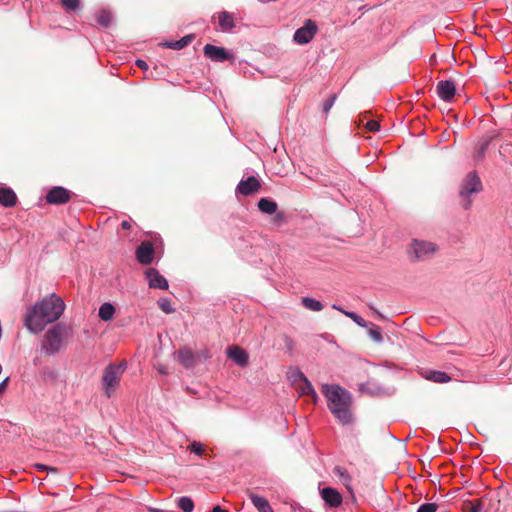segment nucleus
<instances>
[{"label":"nucleus","instance_id":"f257e3e1","mask_svg":"<svg viewBox=\"0 0 512 512\" xmlns=\"http://www.w3.org/2000/svg\"><path fill=\"white\" fill-rule=\"evenodd\" d=\"M64 310V301L53 293L27 309L24 316V326L32 334H38L48 324L57 321L62 316Z\"/></svg>","mask_w":512,"mask_h":512},{"label":"nucleus","instance_id":"f03ea898","mask_svg":"<svg viewBox=\"0 0 512 512\" xmlns=\"http://www.w3.org/2000/svg\"><path fill=\"white\" fill-rule=\"evenodd\" d=\"M321 391L327 399L331 413L344 425L353 421L350 406L352 404L351 393L338 384H323Z\"/></svg>","mask_w":512,"mask_h":512},{"label":"nucleus","instance_id":"7ed1b4c3","mask_svg":"<svg viewBox=\"0 0 512 512\" xmlns=\"http://www.w3.org/2000/svg\"><path fill=\"white\" fill-rule=\"evenodd\" d=\"M69 330V327L64 323H56L52 326L44 335L41 346L42 352L48 356L57 354L63 347Z\"/></svg>","mask_w":512,"mask_h":512},{"label":"nucleus","instance_id":"20e7f679","mask_svg":"<svg viewBox=\"0 0 512 512\" xmlns=\"http://www.w3.org/2000/svg\"><path fill=\"white\" fill-rule=\"evenodd\" d=\"M481 190L482 183L478 175L475 172L468 173L464 178L459 191L461 205L465 210H468L471 207L472 200L470 199V195L478 193Z\"/></svg>","mask_w":512,"mask_h":512},{"label":"nucleus","instance_id":"39448f33","mask_svg":"<svg viewBox=\"0 0 512 512\" xmlns=\"http://www.w3.org/2000/svg\"><path fill=\"white\" fill-rule=\"evenodd\" d=\"M125 370L121 365L110 364L103 372L102 384L105 394L108 398L111 397L114 389L119 384L120 378Z\"/></svg>","mask_w":512,"mask_h":512},{"label":"nucleus","instance_id":"423d86ee","mask_svg":"<svg viewBox=\"0 0 512 512\" xmlns=\"http://www.w3.org/2000/svg\"><path fill=\"white\" fill-rule=\"evenodd\" d=\"M203 53L212 62L223 63L234 60V54L228 49L212 44H206L203 48Z\"/></svg>","mask_w":512,"mask_h":512},{"label":"nucleus","instance_id":"0eeeda50","mask_svg":"<svg viewBox=\"0 0 512 512\" xmlns=\"http://www.w3.org/2000/svg\"><path fill=\"white\" fill-rule=\"evenodd\" d=\"M317 32V25L312 20H306L304 25L298 28L294 35L293 40L295 43L304 45L309 43Z\"/></svg>","mask_w":512,"mask_h":512},{"label":"nucleus","instance_id":"6e6552de","mask_svg":"<svg viewBox=\"0 0 512 512\" xmlns=\"http://www.w3.org/2000/svg\"><path fill=\"white\" fill-rule=\"evenodd\" d=\"M436 251L432 242L414 240L410 246L409 254L417 260H423Z\"/></svg>","mask_w":512,"mask_h":512},{"label":"nucleus","instance_id":"1a4fd4ad","mask_svg":"<svg viewBox=\"0 0 512 512\" xmlns=\"http://www.w3.org/2000/svg\"><path fill=\"white\" fill-rule=\"evenodd\" d=\"M72 196V192L62 186L51 188L46 195V202L53 205H62L67 203Z\"/></svg>","mask_w":512,"mask_h":512},{"label":"nucleus","instance_id":"9d476101","mask_svg":"<svg viewBox=\"0 0 512 512\" xmlns=\"http://www.w3.org/2000/svg\"><path fill=\"white\" fill-rule=\"evenodd\" d=\"M136 259L142 265H149L154 260L155 249L151 242L143 241L136 248Z\"/></svg>","mask_w":512,"mask_h":512},{"label":"nucleus","instance_id":"9b49d317","mask_svg":"<svg viewBox=\"0 0 512 512\" xmlns=\"http://www.w3.org/2000/svg\"><path fill=\"white\" fill-rule=\"evenodd\" d=\"M437 95L445 102H449L456 94V86L452 80H441L436 86Z\"/></svg>","mask_w":512,"mask_h":512},{"label":"nucleus","instance_id":"f8f14e48","mask_svg":"<svg viewBox=\"0 0 512 512\" xmlns=\"http://www.w3.org/2000/svg\"><path fill=\"white\" fill-rule=\"evenodd\" d=\"M146 278L150 288L166 290L168 288V281L162 276L155 268H149L145 272Z\"/></svg>","mask_w":512,"mask_h":512},{"label":"nucleus","instance_id":"ddd939ff","mask_svg":"<svg viewBox=\"0 0 512 512\" xmlns=\"http://www.w3.org/2000/svg\"><path fill=\"white\" fill-rule=\"evenodd\" d=\"M260 189V182L255 176H249L242 179L237 185L236 192L249 196L256 193Z\"/></svg>","mask_w":512,"mask_h":512},{"label":"nucleus","instance_id":"4468645a","mask_svg":"<svg viewBox=\"0 0 512 512\" xmlns=\"http://www.w3.org/2000/svg\"><path fill=\"white\" fill-rule=\"evenodd\" d=\"M320 494L324 502L330 507L336 508L342 504V495L335 488L324 487Z\"/></svg>","mask_w":512,"mask_h":512},{"label":"nucleus","instance_id":"2eb2a0df","mask_svg":"<svg viewBox=\"0 0 512 512\" xmlns=\"http://www.w3.org/2000/svg\"><path fill=\"white\" fill-rule=\"evenodd\" d=\"M227 356L229 359H231L235 364H237L240 367H244L247 365L249 356L248 353L238 347V346H230L227 348Z\"/></svg>","mask_w":512,"mask_h":512},{"label":"nucleus","instance_id":"dca6fc26","mask_svg":"<svg viewBox=\"0 0 512 512\" xmlns=\"http://www.w3.org/2000/svg\"><path fill=\"white\" fill-rule=\"evenodd\" d=\"M177 359L185 368H192L195 365V355L190 348H180L177 351Z\"/></svg>","mask_w":512,"mask_h":512},{"label":"nucleus","instance_id":"f3484780","mask_svg":"<svg viewBox=\"0 0 512 512\" xmlns=\"http://www.w3.org/2000/svg\"><path fill=\"white\" fill-rule=\"evenodd\" d=\"M17 196L9 187H0V204L4 207H13L16 205Z\"/></svg>","mask_w":512,"mask_h":512},{"label":"nucleus","instance_id":"a211bd4d","mask_svg":"<svg viewBox=\"0 0 512 512\" xmlns=\"http://www.w3.org/2000/svg\"><path fill=\"white\" fill-rule=\"evenodd\" d=\"M193 39L194 35L189 34L176 41H164L160 45L168 49L181 50L188 46L193 41Z\"/></svg>","mask_w":512,"mask_h":512},{"label":"nucleus","instance_id":"6ab92c4d","mask_svg":"<svg viewBox=\"0 0 512 512\" xmlns=\"http://www.w3.org/2000/svg\"><path fill=\"white\" fill-rule=\"evenodd\" d=\"M218 22L223 32L231 31L235 27L233 15L227 11L218 14Z\"/></svg>","mask_w":512,"mask_h":512},{"label":"nucleus","instance_id":"aec40b11","mask_svg":"<svg viewBox=\"0 0 512 512\" xmlns=\"http://www.w3.org/2000/svg\"><path fill=\"white\" fill-rule=\"evenodd\" d=\"M116 309L110 302H105L100 305L98 309V317L105 322L111 321L114 318Z\"/></svg>","mask_w":512,"mask_h":512},{"label":"nucleus","instance_id":"412c9836","mask_svg":"<svg viewBox=\"0 0 512 512\" xmlns=\"http://www.w3.org/2000/svg\"><path fill=\"white\" fill-rule=\"evenodd\" d=\"M299 380L303 382V385L301 387V394L310 396L313 399L314 403H316L318 400V395L311 382L303 373H299Z\"/></svg>","mask_w":512,"mask_h":512},{"label":"nucleus","instance_id":"4be33fe9","mask_svg":"<svg viewBox=\"0 0 512 512\" xmlns=\"http://www.w3.org/2000/svg\"><path fill=\"white\" fill-rule=\"evenodd\" d=\"M257 206L262 213L269 214V215L276 213L277 209H278V205H277L276 201H274L270 198H265V197L261 198L258 201Z\"/></svg>","mask_w":512,"mask_h":512},{"label":"nucleus","instance_id":"5701e85b","mask_svg":"<svg viewBox=\"0 0 512 512\" xmlns=\"http://www.w3.org/2000/svg\"><path fill=\"white\" fill-rule=\"evenodd\" d=\"M250 500L258 512H274L266 498L251 494Z\"/></svg>","mask_w":512,"mask_h":512},{"label":"nucleus","instance_id":"b1692460","mask_svg":"<svg viewBox=\"0 0 512 512\" xmlns=\"http://www.w3.org/2000/svg\"><path fill=\"white\" fill-rule=\"evenodd\" d=\"M426 379L433 381L435 383H447L451 380L450 376L443 371H429L426 375Z\"/></svg>","mask_w":512,"mask_h":512},{"label":"nucleus","instance_id":"393cba45","mask_svg":"<svg viewBox=\"0 0 512 512\" xmlns=\"http://www.w3.org/2000/svg\"><path fill=\"white\" fill-rule=\"evenodd\" d=\"M333 473L336 477L339 478L340 482L343 485H345L347 488L350 487L351 477L344 467L335 466L333 469Z\"/></svg>","mask_w":512,"mask_h":512},{"label":"nucleus","instance_id":"a878e982","mask_svg":"<svg viewBox=\"0 0 512 512\" xmlns=\"http://www.w3.org/2000/svg\"><path fill=\"white\" fill-rule=\"evenodd\" d=\"M359 390L362 393H366V394H369V395H372V396L384 394V389L383 388H381L379 386H376V385H372L371 383H362V384H360L359 385Z\"/></svg>","mask_w":512,"mask_h":512},{"label":"nucleus","instance_id":"bb28decb","mask_svg":"<svg viewBox=\"0 0 512 512\" xmlns=\"http://www.w3.org/2000/svg\"><path fill=\"white\" fill-rule=\"evenodd\" d=\"M302 304L306 309L315 312L321 311L323 309V305L320 301L310 297H303Z\"/></svg>","mask_w":512,"mask_h":512},{"label":"nucleus","instance_id":"cd10ccee","mask_svg":"<svg viewBox=\"0 0 512 512\" xmlns=\"http://www.w3.org/2000/svg\"><path fill=\"white\" fill-rule=\"evenodd\" d=\"M111 20H112V15L109 11L107 10H101L97 16H96V21L97 23L104 27V28H107L109 27L110 23H111Z\"/></svg>","mask_w":512,"mask_h":512},{"label":"nucleus","instance_id":"c85d7f7f","mask_svg":"<svg viewBox=\"0 0 512 512\" xmlns=\"http://www.w3.org/2000/svg\"><path fill=\"white\" fill-rule=\"evenodd\" d=\"M178 507L183 512H192L194 510V502L188 496H182L178 499Z\"/></svg>","mask_w":512,"mask_h":512},{"label":"nucleus","instance_id":"c756f323","mask_svg":"<svg viewBox=\"0 0 512 512\" xmlns=\"http://www.w3.org/2000/svg\"><path fill=\"white\" fill-rule=\"evenodd\" d=\"M368 335L376 343L383 342V336H382L381 330L375 324L370 325V327L368 329Z\"/></svg>","mask_w":512,"mask_h":512},{"label":"nucleus","instance_id":"7c9ffc66","mask_svg":"<svg viewBox=\"0 0 512 512\" xmlns=\"http://www.w3.org/2000/svg\"><path fill=\"white\" fill-rule=\"evenodd\" d=\"M343 314L352 319L358 326L362 328L368 327V322L361 316H359L357 313L352 311H343Z\"/></svg>","mask_w":512,"mask_h":512},{"label":"nucleus","instance_id":"2f4dec72","mask_svg":"<svg viewBox=\"0 0 512 512\" xmlns=\"http://www.w3.org/2000/svg\"><path fill=\"white\" fill-rule=\"evenodd\" d=\"M489 145H490V139H488V138L482 139L480 141L477 152H476V156H475L477 160L484 158Z\"/></svg>","mask_w":512,"mask_h":512},{"label":"nucleus","instance_id":"473e14b6","mask_svg":"<svg viewBox=\"0 0 512 512\" xmlns=\"http://www.w3.org/2000/svg\"><path fill=\"white\" fill-rule=\"evenodd\" d=\"M67 12L76 11L80 8L79 0H60Z\"/></svg>","mask_w":512,"mask_h":512},{"label":"nucleus","instance_id":"72a5a7b5","mask_svg":"<svg viewBox=\"0 0 512 512\" xmlns=\"http://www.w3.org/2000/svg\"><path fill=\"white\" fill-rule=\"evenodd\" d=\"M158 305L160 309L167 314L173 313L175 311L171 305V301L168 298H161L158 301Z\"/></svg>","mask_w":512,"mask_h":512},{"label":"nucleus","instance_id":"f704fd0d","mask_svg":"<svg viewBox=\"0 0 512 512\" xmlns=\"http://www.w3.org/2000/svg\"><path fill=\"white\" fill-rule=\"evenodd\" d=\"M188 449L194 453L195 455H198V456H201L204 452V446L202 443L200 442H197V441H193L190 443V445L188 446Z\"/></svg>","mask_w":512,"mask_h":512},{"label":"nucleus","instance_id":"c9c22d12","mask_svg":"<svg viewBox=\"0 0 512 512\" xmlns=\"http://www.w3.org/2000/svg\"><path fill=\"white\" fill-rule=\"evenodd\" d=\"M437 508L436 503H424L419 506L417 512H436Z\"/></svg>","mask_w":512,"mask_h":512},{"label":"nucleus","instance_id":"e433bc0d","mask_svg":"<svg viewBox=\"0 0 512 512\" xmlns=\"http://www.w3.org/2000/svg\"><path fill=\"white\" fill-rule=\"evenodd\" d=\"M335 100H336V95H332L331 97H329L323 104V112L325 114H327L330 109L333 107L334 103H335Z\"/></svg>","mask_w":512,"mask_h":512},{"label":"nucleus","instance_id":"4c0bfd02","mask_svg":"<svg viewBox=\"0 0 512 512\" xmlns=\"http://www.w3.org/2000/svg\"><path fill=\"white\" fill-rule=\"evenodd\" d=\"M484 509L483 503L481 500H476L471 503L470 511L469 512H482Z\"/></svg>","mask_w":512,"mask_h":512},{"label":"nucleus","instance_id":"58836bf2","mask_svg":"<svg viewBox=\"0 0 512 512\" xmlns=\"http://www.w3.org/2000/svg\"><path fill=\"white\" fill-rule=\"evenodd\" d=\"M366 128L371 132H377L380 129V124L375 120H370L366 123Z\"/></svg>","mask_w":512,"mask_h":512},{"label":"nucleus","instance_id":"ea45409f","mask_svg":"<svg viewBox=\"0 0 512 512\" xmlns=\"http://www.w3.org/2000/svg\"><path fill=\"white\" fill-rule=\"evenodd\" d=\"M135 64L138 68H140L142 70H148V64L142 59H137L135 61Z\"/></svg>","mask_w":512,"mask_h":512},{"label":"nucleus","instance_id":"a19ab883","mask_svg":"<svg viewBox=\"0 0 512 512\" xmlns=\"http://www.w3.org/2000/svg\"><path fill=\"white\" fill-rule=\"evenodd\" d=\"M121 227H122V229H125V230L129 229L131 227L130 222L127 220L122 221Z\"/></svg>","mask_w":512,"mask_h":512},{"label":"nucleus","instance_id":"79ce46f5","mask_svg":"<svg viewBox=\"0 0 512 512\" xmlns=\"http://www.w3.org/2000/svg\"><path fill=\"white\" fill-rule=\"evenodd\" d=\"M212 512H227V511L222 509L219 505H216L213 507Z\"/></svg>","mask_w":512,"mask_h":512},{"label":"nucleus","instance_id":"37998d69","mask_svg":"<svg viewBox=\"0 0 512 512\" xmlns=\"http://www.w3.org/2000/svg\"><path fill=\"white\" fill-rule=\"evenodd\" d=\"M8 381V378H6L5 380H3L1 383H0V392L4 389V387L6 386V383Z\"/></svg>","mask_w":512,"mask_h":512},{"label":"nucleus","instance_id":"c03bdc74","mask_svg":"<svg viewBox=\"0 0 512 512\" xmlns=\"http://www.w3.org/2000/svg\"><path fill=\"white\" fill-rule=\"evenodd\" d=\"M332 308H333V309H335V310H338V311H340V312H342V313H343V311H345L344 309H342L340 306H338V305H336V304H333V305H332Z\"/></svg>","mask_w":512,"mask_h":512},{"label":"nucleus","instance_id":"a18cd8bd","mask_svg":"<svg viewBox=\"0 0 512 512\" xmlns=\"http://www.w3.org/2000/svg\"><path fill=\"white\" fill-rule=\"evenodd\" d=\"M299 373H302V372H301V371H299V370H296V371L294 372V379H295V380H299Z\"/></svg>","mask_w":512,"mask_h":512},{"label":"nucleus","instance_id":"49530a36","mask_svg":"<svg viewBox=\"0 0 512 512\" xmlns=\"http://www.w3.org/2000/svg\"><path fill=\"white\" fill-rule=\"evenodd\" d=\"M37 467L40 469V470H46L47 469V466L43 465V464H38Z\"/></svg>","mask_w":512,"mask_h":512},{"label":"nucleus","instance_id":"de8ad7c7","mask_svg":"<svg viewBox=\"0 0 512 512\" xmlns=\"http://www.w3.org/2000/svg\"><path fill=\"white\" fill-rule=\"evenodd\" d=\"M276 217H277V219L281 220V219L283 218V215H282V213H278V214L276 215Z\"/></svg>","mask_w":512,"mask_h":512},{"label":"nucleus","instance_id":"09e8293b","mask_svg":"<svg viewBox=\"0 0 512 512\" xmlns=\"http://www.w3.org/2000/svg\"><path fill=\"white\" fill-rule=\"evenodd\" d=\"M151 511H152V512H164L163 510H161V509H156V508H155V509H152Z\"/></svg>","mask_w":512,"mask_h":512},{"label":"nucleus","instance_id":"8fccbe9b","mask_svg":"<svg viewBox=\"0 0 512 512\" xmlns=\"http://www.w3.org/2000/svg\"><path fill=\"white\" fill-rule=\"evenodd\" d=\"M260 1L263 2V3L267 2V0H260Z\"/></svg>","mask_w":512,"mask_h":512}]
</instances>
